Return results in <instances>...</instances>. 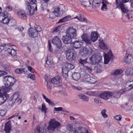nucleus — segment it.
Segmentation results:
<instances>
[{
    "label": "nucleus",
    "instance_id": "1",
    "mask_svg": "<svg viewBox=\"0 0 133 133\" xmlns=\"http://www.w3.org/2000/svg\"><path fill=\"white\" fill-rule=\"evenodd\" d=\"M129 1V0H122L121 2L119 3L118 0H116V8L120 9L123 13H127L126 18L128 19H130V18H132V15L130 14L127 13L128 11V10L127 7L123 3L128 2Z\"/></svg>",
    "mask_w": 133,
    "mask_h": 133
},
{
    "label": "nucleus",
    "instance_id": "2",
    "mask_svg": "<svg viewBox=\"0 0 133 133\" xmlns=\"http://www.w3.org/2000/svg\"><path fill=\"white\" fill-rule=\"evenodd\" d=\"M30 3L28 2L26 3V8L28 9V13L29 15H32L34 13L35 9H37L36 3V0H30Z\"/></svg>",
    "mask_w": 133,
    "mask_h": 133
},
{
    "label": "nucleus",
    "instance_id": "3",
    "mask_svg": "<svg viewBox=\"0 0 133 133\" xmlns=\"http://www.w3.org/2000/svg\"><path fill=\"white\" fill-rule=\"evenodd\" d=\"M61 126V124L59 122L56 121L55 119H53L50 120L47 129L49 130L54 131L56 128H59Z\"/></svg>",
    "mask_w": 133,
    "mask_h": 133
},
{
    "label": "nucleus",
    "instance_id": "4",
    "mask_svg": "<svg viewBox=\"0 0 133 133\" xmlns=\"http://www.w3.org/2000/svg\"><path fill=\"white\" fill-rule=\"evenodd\" d=\"M11 98V100L8 101L9 105H13L15 101H16L18 104H20L21 102V98L19 96V94L18 92H16L14 93Z\"/></svg>",
    "mask_w": 133,
    "mask_h": 133
},
{
    "label": "nucleus",
    "instance_id": "5",
    "mask_svg": "<svg viewBox=\"0 0 133 133\" xmlns=\"http://www.w3.org/2000/svg\"><path fill=\"white\" fill-rule=\"evenodd\" d=\"M3 80L5 85L12 87L15 83L16 79L10 76H6L3 77Z\"/></svg>",
    "mask_w": 133,
    "mask_h": 133
},
{
    "label": "nucleus",
    "instance_id": "6",
    "mask_svg": "<svg viewBox=\"0 0 133 133\" xmlns=\"http://www.w3.org/2000/svg\"><path fill=\"white\" fill-rule=\"evenodd\" d=\"M63 11L60 10L59 8L57 7L55 8L53 12L50 13L49 17L50 18L53 19L56 17H59L63 14Z\"/></svg>",
    "mask_w": 133,
    "mask_h": 133
},
{
    "label": "nucleus",
    "instance_id": "7",
    "mask_svg": "<svg viewBox=\"0 0 133 133\" xmlns=\"http://www.w3.org/2000/svg\"><path fill=\"white\" fill-rule=\"evenodd\" d=\"M102 58V57L97 54H95L90 58V63L91 64H98L101 62Z\"/></svg>",
    "mask_w": 133,
    "mask_h": 133
},
{
    "label": "nucleus",
    "instance_id": "8",
    "mask_svg": "<svg viewBox=\"0 0 133 133\" xmlns=\"http://www.w3.org/2000/svg\"><path fill=\"white\" fill-rule=\"evenodd\" d=\"M66 57L69 61L75 60L76 57V54L73 49L69 50L66 54Z\"/></svg>",
    "mask_w": 133,
    "mask_h": 133
},
{
    "label": "nucleus",
    "instance_id": "9",
    "mask_svg": "<svg viewBox=\"0 0 133 133\" xmlns=\"http://www.w3.org/2000/svg\"><path fill=\"white\" fill-rule=\"evenodd\" d=\"M8 14L6 11H4L0 15V22H2L5 24H8L10 19L8 18Z\"/></svg>",
    "mask_w": 133,
    "mask_h": 133
},
{
    "label": "nucleus",
    "instance_id": "10",
    "mask_svg": "<svg viewBox=\"0 0 133 133\" xmlns=\"http://www.w3.org/2000/svg\"><path fill=\"white\" fill-rule=\"evenodd\" d=\"M76 29L73 27L69 28L66 31L67 35L72 38H75L77 36Z\"/></svg>",
    "mask_w": 133,
    "mask_h": 133
},
{
    "label": "nucleus",
    "instance_id": "11",
    "mask_svg": "<svg viewBox=\"0 0 133 133\" xmlns=\"http://www.w3.org/2000/svg\"><path fill=\"white\" fill-rule=\"evenodd\" d=\"M52 42L58 49L61 48L62 46L61 41L57 36H56L53 37Z\"/></svg>",
    "mask_w": 133,
    "mask_h": 133
},
{
    "label": "nucleus",
    "instance_id": "12",
    "mask_svg": "<svg viewBox=\"0 0 133 133\" xmlns=\"http://www.w3.org/2000/svg\"><path fill=\"white\" fill-rule=\"evenodd\" d=\"M104 63L105 64L108 63L110 60H112L114 58V56H113L112 52L110 51H109L107 54L104 52Z\"/></svg>",
    "mask_w": 133,
    "mask_h": 133
},
{
    "label": "nucleus",
    "instance_id": "13",
    "mask_svg": "<svg viewBox=\"0 0 133 133\" xmlns=\"http://www.w3.org/2000/svg\"><path fill=\"white\" fill-rule=\"evenodd\" d=\"M112 93L109 91L104 92L99 94L100 97L105 100L109 99L112 95Z\"/></svg>",
    "mask_w": 133,
    "mask_h": 133
},
{
    "label": "nucleus",
    "instance_id": "14",
    "mask_svg": "<svg viewBox=\"0 0 133 133\" xmlns=\"http://www.w3.org/2000/svg\"><path fill=\"white\" fill-rule=\"evenodd\" d=\"M71 46L76 49H79L83 46V43L81 41H76L71 44Z\"/></svg>",
    "mask_w": 133,
    "mask_h": 133
},
{
    "label": "nucleus",
    "instance_id": "15",
    "mask_svg": "<svg viewBox=\"0 0 133 133\" xmlns=\"http://www.w3.org/2000/svg\"><path fill=\"white\" fill-rule=\"evenodd\" d=\"M29 36L31 38H35L38 35V33L34 28H30L28 29Z\"/></svg>",
    "mask_w": 133,
    "mask_h": 133
},
{
    "label": "nucleus",
    "instance_id": "16",
    "mask_svg": "<svg viewBox=\"0 0 133 133\" xmlns=\"http://www.w3.org/2000/svg\"><path fill=\"white\" fill-rule=\"evenodd\" d=\"M73 18L77 19L79 21L82 22H86L87 24H89L90 23V21H88L87 18L84 17L83 15L81 14H78V15H77L76 17H74Z\"/></svg>",
    "mask_w": 133,
    "mask_h": 133
},
{
    "label": "nucleus",
    "instance_id": "17",
    "mask_svg": "<svg viewBox=\"0 0 133 133\" xmlns=\"http://www.w3.org/2000/svg\"><path fill=\"white\" fill-rule=\"evenodd\" d=\"M82 41L84 42L87 44H91L90 37L87 34H84L81 36Z\"/></svg>",
    "mask_w": 133,
    "mask_h": 133
},
{
    "label": "nucleus",
    "instance_id": "18",
    "mask_svg": "<svg viewBox=\"0 0 133 133\" xmlns=\"http://www.w3.org/2000/svg\"><path fill=\"white\" fill-rule=\"evenodd\" d=\"M98 41L100 48L104 50L107 51L109 47L108 45L107 44H105L102 39H99Z\"/></svg>",
    "mask_w": 133,
    "mask_h": 133
},
{
    "label": "nucleus",
    "instance_id": "19",
    "mask_svg": "<svg viewBox=\"0 0 133 133\" xmlns=\"http://www.w3.org/2000/svg\"><path fill=\"white\" fill-rule=\"evenodd\" d=\"M129 49H128L127 51V53L123 60L124 62L127 64L130 63L132 58L131 54H128L129 52Z\"/></svg>",
    "mask_w": 133,
    "mask_h": 133
},
{
    "label": "nucleus",
    "instance_id": "20",
    "mask_svg": "<svg viewBox=\"0 0 133 133\" xmlns=\"http://www.w3.org/2000/svg\"><path fill=\"white\" fill-rule=\"evenodd\" d=\"M72 39L71 37L67 34L63 37L62 40L63 42L66 44H68L72 42Z\"/></svg>",
    "mask_w": 133,
    "mask_h": 133
},
{
    "label": "nucleus",
    "instance_id": "21",
    "mask_svg": "<svg viewBox=\"0 0 133 133\" xmlns=\"http://www.w3.org/2000/svg\"><path fill=\"white\" fill-rule=\"evenodd\" d=\"M17 14L19 17L23 19L26 18L27 16L25 11L23 10H19L17 12Z\"/></svg>",
    "mask_w": 133,
    "mask_h": 133
},
{
    "label": "nucleus",
    "instance_id": "22",
    "mask_svg": "<svg viewBox=\"0 0 133 133\" xmlns=\"http://www.w3.org/2000/svg\"><path fill=\"white\" fill-rule=\"evenodd\" d=\"M11 129V121H9L7 122L5 125L4 130L6 133H10Z\"/></svg>",
    "mask_w": 133,
    "mask_h": 133
},
{
    "label": "nucleus",
    "instance_id": "23",
    "mask_svg": "<svg viewBox=\"0 0 133 133\" xmlns=\"http://www.w3.org/2000/svg\"><path fill=\"white\" fill-rule=\"evenodd\" d=\"M51 82L54 84H58L61 83V78L59 76H55L51 79Z\"/></svg>",
    "mask_w": 133,
    "mask_h": 133
},
{
    "label": "nucleus",
    "instance_id": "24",
    "mask_svg": "<svg viewBox=\"0 0 133 133\" xmlns=\"http://www.w3.org/2000/svg\"><path fill=\"white\" fill-rule=\"evenodd\" d=\"M98 35L97 33L96 32H92L90 37V40L91 43L92 42H94L98 39Z\"/></svg>",
    "mask_w": 133,
    "mask_h": 133
},
{
    "label": "nucleus",
    "instance_id": "25",
    "mask_svg": "<svg viewBox=\"0 0 133 133\" xmlns=\"http://www.w3.org/2000/svg\"><path fill=\"white\" fill-rule=\"evenodd\" d=\"M8 53L12 56H15L16 54V51L11 47L10 46L7 48V51Z\"/></svg>",
    "mask_w": 133,
    "mask_h": 133
},
{
    "label": "nucleus",
    "instance_id": "26",
    "mask_svg": "<svg viewBox=\"0 0 133 133\" xmlns=\"http://www.w3.org/2000/svg\"><path fill=\"white\" fill-rule=\"evenodd\" d=\"M7 95H3L0 96V105L3 104L8 98Z\"/></svg>",
    "mask_w": 133,
    "mask_h": 133
},
{
    "label": "nucleus",
    "instance_id": "27",
    "mask_svg": "<svg viewBox=\"0 0 133 133\" xmlns=\"http://www.w3.org/2000/svg\"><path fill=\"white\" fill-rule=\"evenodd\" d=\"M87 77L85 78L87 82H89L90 84H94L96 82V80L95 79L92 77H90L89 75H87Z\"/></svg>",
    "mask_w": 133,
    "mask_h": 133
},
{
    "label": "nucleus",
    "instance_id": "28",
    "mask_svg": "<svg viewBox=\"0 0 133 133\" xmlns=\"http://www.w3.org/2000/svg\"><path fill=\"white\" fill-rule=\"evenodd\" d=\"M72 19L71 18V16L69 15L60 19L58 22V23H60L65 22L67 21H69Z\"/></svg>",
    "mask_w": 133,
    "mask_h": 133
},
{
    "label": "nucleus",
    "instance_id": "29",
    "mask_svg": "<svg viewBox=\"0 0 133 133\" xmlns=\"http://www.w3.org/2000/svg\"><path fill=\"white\" fill-rule=\"evenodd\" d=\"M15 71L17 74H21L24 73V74H26L28 72L25 69H17L15 70Z\"/></svg>",
    "mask_w": 133,
    "mask_h": 133
},
{
    "label": "nucleus",
    "instance_id": "30",
    "mask_svg": "<svg viewBox=\"0 0 133 133\" xmlns=\"http://www.w3.org/2000/svg\"><path fill=\"white\" fill-rule=\"evenodd\" d=\"M72 77L75 81L78 80L80 78V74L79 73L75 72L72 74Z\"/></svg>",
    "mask_w": 133,
    "mask_h": 133
},
{
    "label": "nucleus",
    "instance_id": "31",
    "mask_svg": "<svg viewBox=\"0 0 133 133\" xmlns=\"http://www.w3.org/2000/svg\"><path fill=\"white\" fill-rule=\"evenodd\" d=\"M126 90L125 89L121 90L119 91H117L115 92V94H116V97H119L121 95L124 94Z\"/></svg>",
    "mask_w": 133,
    "mask_h": 133
},
{
    "label": "nucleus",
    "instance_id": "32",
    "mask_svg": "<svg viewBox=\"0 0 133 133\" xmlns=\"http://www.w3.org/2000/svg\"><path fill=\"white\" fill-rule=\"evenodd\" d=\"M64 66L68 69L69 71L70 70H71L75 67L74 65L71 64L66 63L65 64Z\"/></svg>",
    "mask_w": 133,
    "mask_h": 133
},
{
    "label": "nucleus",
    "instance_id": "33",
    "mask_svg": "<svg viewBox=\"0 0 133 133\" xmlns=\"http://www.w3.org/2000/svg\"><path fill=\"white\" fill-rule=\"evenodd\" d=\"M66 129L67 130L72 132L75 131V130H76L75 128H73V126L70 124H68L67 125Z\"/></svg>",
    "mask_w": 133,
    "mask_h": 133
},
{
    "label": "nucleus",
    "instance_id": "34",
    "mask_svg": "<svg viewBox=\"0 0 133 133\" xmlns=\"http://www.w3.org/2000/svg\"><path fill=\"white\" fill-rule=\"evenodd\" d=\"M89 53V50L86 48H84L81 52V54L82 56H85L88 55Z\"/></svg>",
    "mask_w": 133,
    "mask_h": 133
},
{
    "label": "nucleus",
    "instance_id": "35",
    "mask_svg": "<svg viewBox=\"0 0 133 133\" xmlns=\"http://www.w3.org/2000/svg\"><path fill=\"white\" fill-rule=\"evenodd\" d=\"M78 96L80 99H83L84 101L87 102L88 101L89 98L83 94L79 95Z\"/></svg>",
    "mask_w": 133,
    "mask_h": 133
},
{
    "label": "nucleus",
    "instance_id": "36",
    "mask_svg": "<svg viewBox=\"0 0 133 133\" xmlns=\"http://www.w3.org/2000/svg\"><path fill=\"white\" fill-rule=\"evenodd\" d=\"M46 63L51 68H52L54 67V64L52 60H49L48 59L46 61Z\"/></svg>",
    "mask_w": 133,
    "mask_h": 133
},
{
    "label": "nucleus",
    "instance_id": "37",
    "mask_svg": "<svg viewBox=\"0 0 133 133\" xmlns=\"http://www.w3.org/2000/svg\"><path fill=\"white\" fill-rule=\"evenodd\" d=\"M123 72V71L121 69H117L115 70L113 73V75L114 76L117 75H120Z\"/></svg>",
    "mask_w": 133,
    "mask_h": 133
},
{
    "label": "nucleus",
    "instance_id": "38",
    "mask_svg": "<svg viewBox=\"0 0 133 133\" xmlns=\"http://www.w3.org/2000/svg\"><path fill=\"white\" fill-rule=\"evenodd\" d=\"M79 74H80V76L82 77H84V78L85 79V78L87 77V75L89 74H87L86 71L84 70H82L80 72Z\"/></svg>",
    "mask_w": 133,
    "mask_h": 133
},
{
    "label": "nucleus",
    "instance_id": "39",
    "mask_svg": "<svg viewBox=\"0 0 133 133\" xmlns=\"http://www.w3.org/2000/svg\"><path fill=\"white\" fill-rule=\"evenodd\" d=\"M41 7L43 10H45L48 7V3L45 2L43 1L42 0V2Z\"/></svg>",
    "mask_w": 133,
    "mask_h": 133
},
{
    "label": "nucleus",
    "instance_id": "40",
    "mask_svg": "<svg viewBox=\"0 0 133 133\" xmlns=\"http://www.w3.org/2000/svg\"><path fill=\"white\" fill-rule=\"evenodd\" d=\"M16 24V21L14 19H10L8 25L10 26H14Z\"/></svg>",
    "mask_w": 133,
    "mask_h": 133
},
{
    "label": "nucleus",
    "instance_id": "41",
    "mask_svg": "<svg viewBox=\"0 0 133 133\" xmlns=\"http://www.w3.org/2000/svg\"><path fill=\"white\" fill-rule=\"evenodd\" d=\"M126 75L127 76L132 75H133V70L131 68L127 69L125 72Z\"/></svg>",
    "mask_w": 133,
    "mask_h": 133
},
{
    "label": "nucleus",
    "instance_id": "42",
    "mask_svg": "<svg viewBox=\"0 0 133 133\" xmlns=\"http://www.w3.org/2000/svg\"><path fill=\"white\" fill-rule=\"evenodd\" d=\"M45 80L47 82V87L48 89L51 90V83L49 82H48V80H47V77H45Z\"/></svg>",
    "mask_w": 133,
    "mask_h": 133
},
{
    "label": "nucleus",
    "instance_id": "43",
    "mask_svg": "<svg viewBox=\"0 0 133 133\" xmlns=\"http://www.w3.org/2000/svg\"><path fill=\"white\" fill-rule=\"evenodd\" d=\"M125 89L126 91H128L131 89L133 88V85H131V84H125Z\"/></svg>",
    "mask_w": 133,
    "mask_h": 133
},
{
    "label": "nucleus",
    "instance_id": "44",
    "mask_svg": "<svg viewBox=\"0 0 133 133\" xmlns=\"http://www.w3.org/2000/svg\"><path fill=\"white\" fill-rule=\"evenodd\" d=\"M84 68L90 72H91L92 71V68L90 65L88 66L84 65Z\"/></svg>",
    "mask_w": 133,
    "mask_h": 133
},
{
    "label": "nucleus",
    "instance_id": "45",
    "mask_svg": "<svg viewBox=\"0 0 133 133\" xmlns=\"http://www.w3.org/2000/svg\"><path fill=\"white\" fill-rule=\"evenodd\" d=\"M34 27L35 29H34L38 33L39 32L41 31L42 30L41 28L39 25L35 24L34 25Z\"/></svg>",
    "mask_w": 133,
    "mask_h": 133
},
{
    "label": "nucleus",
    "instance_id": "46",
    "mask_svg": "<svg viewBox=\"0 0 133 133\" xmlns=\"http://www.w3.org/2000/svg\"><path fill=\"white\" fill-rule=\"evenodd\" d=\"M11 87H9L5 85V87L3 89L4 90V93L6 94V93H7L9 92L10 90Z\"/></svg>",
    "mask_w": 133,
    "mask_h": 133
},
{
    "label": "nucleus",
    "instance_id": "47",
    "mask_svg": "<svg viewBox=\"0 0 133 133\" xmlns=\"http://www.w3.org/2000/svg\"><path fill=\"white\" fill-rule=\"evenodd\" d=\"M8 46V45H0V52L4 49H5V50L6 51L7 48L6 47Z\"/></svg>",
    "mask_w": 133,
    "mask_h": 133
},
{
    "label": "nucleus",
    "instance_id": "48",
    "mask_svg": "<svg viewBox=\"0 0 133 133\" xmlns=\"http://www.w3.org/2000/svg\"><path fill=\"white\" fill-rule=\"evenodd\" d=\"M106 111V110L105 109H103L101 111V114L104 118H105L108 117V115L105 113Z\"/></svg>",
    "mask_w": 133,
    "mask_h": 133
},
{
    "label": "nucleus",
    "instance_id": "49",
    "mask_svg": "<svg viewBox=\"0 0 133 133\" xmlns=\"http://www.w3.org/2000/svg\"><path fill=\"white\" fill-rule=\"evenodd\" d=\"M78 61L81 64L84 65V64L86 63L87 62V59L86 58L84 60H83L81 59H79Z\"/></svg>",
    "mask_w": 133,
    "mask_h": 133
},
{
    "label": "nucleus",
    "instance_id": "50",
    "mask_svg": "<svg viewBox=\"0 0 133 133\" xmlns=\"http://www.w3.org/2000/svg\"><path fill=\"white\" fill-rule=\"evenodd\" d=\"M28 77L33 80L35 79V76L34 74H29Z\"/></svg>",
    "mask_w": 133,
    "mask_h": 133
},
{
    "label": "nucleus",
    "instance_id": "51",
    "mask_svg": "<svg viewBox=\"0 0 133 133\" xmlns=\"http://www.w3.org/2000/svg\"><path fill=\"white\" fill-rule=\"evenodd\" d=\"M96 51V50L94 48H92V49L89 48V53H90V54H93L95 53Z\"/></svg>",
    "mask_w": 133,
    "mask_h": 133
},
{
    "label": "nucleus",
    "instance_id": "52",
    "mask_svg": "<svg viewBox=\"0 0 133 133\" xmlns=\"http://www.w3.org/2000/svg\"><path fill=\"white\" fill-rule=\"evenodd\" d=\"M27 68L28 70L30 72L32 73H34V69L32 67L30 66H27Z\"/></svg>",
    "mask_w": 133,
    "mask_h": 133
},
{
    "label": "nucleus",
    "instance_id": "53",
    "mask_svg": "<svg viewBox=\"0 0 133 133\" xmlns=\"http://www.w3.org/2000/svg\"><path fill=\"white\" fill-rule=\"evenodd\" d=\"M5 8L6 10L8 11H11L12 10V7L9 5H7L5 7Z\"/></svg>",
    "mask_w": 133,
    "mask_h": 133
},
{
    "label": "nucleus",
    "instance_id": "54",
    "mask_svg": "<svg viewBox=\"0 0 133 133\" xmlns=\"http://www.w3.org/2000/svg\"><path fill=\"white\" fill-rule=\"evenodd\" d=\"M4 69L7 71L10 70V66L8 65H3Z\"/></svg>",
    "mask_w": 133,
    "mask_h": 133
},
{
    "label": "nucleus",
    "instance_id": "55",
    "mask_svg": "<svg viewBox=\"0 0 133 133\" xmlns=\"http://www.w3.org/2000/svg\"><path fill=\"white\" fill-rule=\"evenodd\" d=\"M42 111L45 113L46 112V108L45 105L44 104H43L42 105Z\"/></svg>",
    "mask_w": 133,
    "mask_h": 133
},
{
    "label": "nucleus",
    "instance_id": "56",
    "mask_svg": "<svg viewBox=\"0 0 133 133\" xmlns=\"http://www.w3.org/2000/svg\"><path fill=\"white\" fill-rule=\"evenodd\" d=\"M6 113V111L4 110H0V116L3 117L4 116Z\"/></svg>",
    "mask_w": 133,
    "mask_h": 133
},
{
    "label": "nucleus",
    "instance_id": "57",
    "mask_svg": "<svg viewBox=\"0 0 133 133\" xmlns=\"http://www.w3.org/2000/svg\"><path fill=\"white\" fill-rule=\"evenodd\" d=\"M102 3L103 4L102 6L101 9L103 10H105L107 9L106 7L107 5L106 4L104 3L103 1Z\"/></svg>",
    "mask_w": 133,
    "mask_h": 133
},
{
    "label": "nucleus",
    "instance_id": "58",
    "mask_svg": "<svg viewBox=\"0 0 133 133\" xmlns=\"http://www.w3.org/2000/svg\"><path fill=\"white\" fill-rule=\"evenodd\" d=\"M69 70L65 66L62 68V72L63 73H68Z\"/></svg>",
    "mask_w": 133,
    "mask_h": 133
},
{
    "label": "nucleus",
    "instance_id": "59",
    "mask_svg": "<svg viewBox=\"0 0 133 133\" xmlns=\"http://www.w3.org/2000/svg\"><path fill=\"white\" fill-rule=\"evenodd\" d=\"M61 28V26H57L56 28H55L53 30V32H58L59 31L60 29Z\"/></svg>",
    "mask_w": 133,
    "mask_h": 133
},
{
    "label": "nucleus",
    "instance_id": "60",
    "mask_svg": "<svg viewBox=\"0 0 133 133\" xmlns=\"http://www.w3.org/2000/svg\"><path fill=\"white\" fill-rule=\"evenodd\" d=\"M114 118L117 121H120L121 119L122 116L120 115H117L114 117Z\"/></svg>",
    "mask_w": 133,
    "mask_h": 133
},
{
    "label": "nucleus",
    "instance_id": "61",
    "mask_svg": "<svg viewBox=\"0 0 133 133\" xmlns=\"http://www.w3.org/2000/svg\"><path fill=\"white\" fill-rule=\"evenodd\" d=\"M125 84L128 85L131 84V85H133V80H129Z\"/></svg>",
    "mask_w": 133,
    "mask_h": 133
},
{
    "label": "nucleus",
    "instance_id": "62",
    "mask_svg": "<svg viewBox=\"0 0 133 133\" xmlns=\"http://www.w3.org/2000/svg\"><path fill=\"white\" fill-rule=\"evenodd\" d=\"M7 95L4 93V90L3 89H0V96H2L3 95Z\"/></svg>",
    "mask_w": 133,
    "mask_h": 133
},
{
    "label": "nucleus",
    "instance_id": "63",
    "mask_svg": "<svg viewBox=\"0 0 133 133\" xmlns=\"http://www.w3.org/2000/svg\"><path fill=\"white\" fill-rule=\"evenodd\" d=\"M62 108L61 107H55L54 108V109L56 111H62Z\"/></svg>",
    "mask_w": 133,
    "mask_h": 133
},
{
    "label": "nucleus",
    "instance_id": "64",
    "mask_svg": "<svg viewBox=\"0 0 133 133\" xmlns=\"http://www.w3.org/2000/svg\"><path fill=\"white\" fill-rule=\"evenodd\" d=\"M48 49L49 51L50 52H51L52 50V46H51V43L49 42H48Z\"/></svg>",
    "mask_w": 133,
    "mask_h": 133
}]
</instances>
